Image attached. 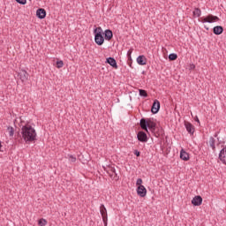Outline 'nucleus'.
<instances>
[{"label": "nucleus", "instance_id": "nucleus-1", "mask_svg": "<svg viewBox=\"0 0 226 226\" xmlns=\"http://www.w3.org/2000/svg\"><path fill=\"white\" fill-rule=\"evenodd\" d=\"M21 135L23 140L26 144H31V142H34L36 140V130L29 124L21 128Z\"/></svg>", "mask_w": 226, "mask_h": 226}, {"label": "nucleus", "instance_id": "nucleus-2", "mask_svg": "<svg viewBox=\"0 0 226 226\" xmlns=\"http://www.w3.org/2000/svg\"><path fill=\"white\" fill-rule=\"evenodd\" d=\"M139 125L142 128V130H145V132H148L147 128L148 130H150V132H154L156 128V124L150 118H141Z\"/></svg>", "mask_w": 226, "mask_h": 226}, {"label": "nucleus", "instance_id": "nucleus-3", "mask_svg": "<svg viewBox=\"0 0 226 226\" xmlns=\"http://www.w3.org/2000/svg\"><path fill=\"white\" fill-rule=\"evenodd\" d=\"M94 41L97 45L102 46L105 42V38H103V29L101 26L96 27L94 30Z\"/></svg>", "mask_w": 226, "mask_h": 226}, {"label": "nucleus", "instance_id": "nucleus-4", "mask_svg": "<svg viewBox=\"0 0 226 226\" xmlns=\"http://www.w3.org/2000/svg\"><path fill=\"white\" fill-rule=\"evenodd\" d=\"M220 20V18L218 16H214L212 14H209L207 17L200 18V21L202 22V24H206L207 22L208 24H213L214 22H218Z\"/></svg>", "mask_w": 226, "mask_h": 226}, {"label": "nucleus", "instance_id": "nucleus-5", "mask_svg": "<svg viewBox=\"0 0 226 226\" xmlns=\"http://www.w3.org/2000/svg\"><path fill=\"white\" fill-rule=\"evenodd\" d=\"M104 170L107 171V173L110 176V177H113V179H116L117 177V174L116 173V168L112 166L103 167Z\"/></svg>", "mask_w": 226, "mask_h": 226}, {"label": "nucleus", "instance_id": "nucleus-6", "mask_svg": "<svg viewBox=\"0 0 226 226\" xmlns=\"http://www.w3.org/2000/svg\"><path fill=\"white\" fill-rule=\"evenodd\" d=\"M137 193L139 197H146V195H147V190L144 185H139L137 188Z\"/></svg>", "mask_w": 226, "mask_h": 226}, {"label": "nucleus", "instance_id": "nucleus-7", "mask_svg": "<svg viewBox=\"0 0 226 226\" xmlns=\"http://www.w3.org/2000/svg\"><path fill=\"white\" fill-rule=\"evenodd\" d=\"M185 126L188 133H190L191 135H193V133H195V126H193V124H192V123L185 122Z\"/></svg>", "mask_w": 226, "mask_h": 226}, {"label": "nucleus", "instance_id": "nucleus-8", "mask_svg": "<svg viewBox=\"0 0 226 226\" xmlns=\"http://www.w3.org/2000/svg\"><path fill=\"white\" fill-rule=\"evenodd\" d=\"M159 110H160V101L154 100L151 111L153 114H158Z\"/></svg>", "mask_w": 226, "mask_h": 226}, {"label": "nucleus", "instance_id": "nucleus-9", "mask_svg": "<svg viewBox=\"0 0 226 226\" xmlns=\"http://www.w3.org/2000/svg\"><path fill=\"white\" fill-rule=\"evenodd\" d=\"M136 61L140 66H146V64H147V58H146L144 55L138 56Z\"/></svg>", "mask_w": 226, "mask_h": 226}, {"label": "nucleus", "instance_id": "nucleus-10", "mask_svg": "<svg viewBox=\"0 0 226 226\" xmlns=\"http://www.w3.org/2000/svg\"><path fill=\"white\" fill-rule=\"evenodd\" d=\"M137 138L139 142H147V134L144 132H138Z\"/></svg>", "mask_w": 226, "mask_h": 226}, {"label": "nucleus", "instance_id": "nucleus-11", "mask_svg": "<svg viewBox=\"0 0 226 226\" xmlns=\"http://www.w3.org/2000/svg\"><path fill=\"white\" fill-rule=\"evenodd\" d=\"M19 79H20V80H22V82L27 81V79H29V73H27V72H26L24 70L20 71Z\"/></svg>", "mask_w": 226, "mask_h": 226}, {"label": "nucleus", "instance_id": "nucleus-12", "mask_svg": "<svg viewBox=\"0 0 226 226\" xmlns=\"http://www.w3.org/2000/svg\"><path fill=\"white\" fill-rule=\"evenodd\" d=\"M219 159L224 165H226V147L222 148L219 154Z\"/></svg>", "mask_w": 226, "mask_h": 226}, {"label": "nucleus", "instance_id": "nucleus-13", "mask_svg": "<svg viewBox=\"0 0 226 226\" xmlns=\"http://www.w3.org/2000/svg\"><path fill=\"white\" fill-rule=\"evenodd\" d=\"M100 213L102 216L103 222H107V208L104 205H101L100 207Z\"/></svg>", "mask_w": 226, "mask_h": 226}, {"label": "nucleus", "instance_id": "nucleus-14", "mask_svg": "<svg viewBox=\"0 0 226 226\" xmlns=\"http://www.w3.org/2000/svg\"><path fill=\"white\" fill-rule=\"evenodd\" d=\"M106 63H108V64L111 65L112 68H115V70H117V63L116 62V59H114V57L107 58Z\"/></svg>", "mask_w": 226, "mask_h": 226}, {"label": "nucleus", "instance_id": "nucleus-15", "mask_svg": "<svg viewBox=\"0 0 226 226\" xmlns=\"http://www.w3.org/2000/svg\"><path fill=\"white\" fill-rule=\"evenodd\" d=\"M180 158L181 160H184V162H188V160H190V154L185 151V149H182L180 151Z\"/></svg>", "mask_w": 226, "mask_h": 226}, {"label": "nucleus", "instance_id": "nucleus-16", "mask_svg": "<svg viewBox=\"0 0 226 226\" xmlns=\"http://www.w3.org/2000/svg\"><path fill=\"white\" fill-rule=\"evenodd\" d=\"M36 16L38 19H45V17H47V11L45 9H38L36 11Z\"/></svg>", "mask_w": 226, "mask_h": 226}, {"label": "nucleus", "instance_id": "nucleus-17", "mask_svg": "<svg viewBox=\"0 0 226 226\" xmlns=\"http://www.w3.org/2000/svg\"><path fill=\"white\" fill-rule=\"evenodd\" d=\"M192 204L193 206H200V204H202V197L195 196L192 200Z\"/></svg>", "mask_w": 226, "mask_h": 226}, {"label": "nucleus", "instance_id": "nucleus-18", "mask_svg": "<svg viewBox=\"0 0 226 226\" xmlns=\"http://www.w3.org/2000/svg\"><path fill=\"white\" fill-rule=\"evenodd\" d=\"M104 34L105 40H108V41H110V40H112V37L114 36L110 30H105Z\"/></svg>", "mask_w": 226, "mask_h": 226}, {"label": "nucleus", "instance_id": "nucleus-19", "mask_svg": "<svg viewBox=\"0 0 226 226\" xmlns=\"http://www.w3.org/2000/svg\"><path fill=\"white\" fill-rule=\"evenodd\" d=\"M223 33V27L217 26L214 27V34H222Z\"/></svg>", "mask_w": 226, "mask_h": 226}, {"label": "nucleus", "instance_id": "nucleus-20", "mask_svg": "<svg viewBox=\"0 0 226 226\" xmlns=\"http://www.w3.org/2000/svg\"><path fill=\"white\" fill-rule=\"evenodd\" d=\"M47 223H48V222L44 218H41L38 221V225H40V226H45V225H47Z\"/></svg>", "mask_w": 226, "mask_h": 226}, {"label": "nucleus", "instance_id": "nucleus-21", "mask_svg": "<svg viewBox=\"0 0 226 226\" xmlns=\"http://www.w3.org/2000/svg\"><path fill=\"white\" fill-rule=\"evenodd\" d=\"M200 14H201V11H200V9H195L194 11H193V15H194V17H200Z\"/></svg>", "mask_w": 226, "mask_h": 226}, {"label": "nucleus", "instance_id": "nucleus-22", "mask_svg": "<svg viewBox=\"0 0 226 226\" xmlns=\"http://www.w3.org/2000/svg\"><path fill=\"white\" fill-rule=\"evenodd\" d=\"M169 59H170V61H176V59H177V54H170L169 56Z\"/></svg>", "mask_w": 226, "mask_h": 226}, {"label": "nucleus", "instance_id": "nucleus-23", "mask_svg": "<svg viewBox=\"0 0 226 226\" xmlns=\"http://www.w3.org/2000/svg\"><path fill=\"white\" fill-rule=\"evenodd\" d=\"M139 95L144 96V98H147V92L146 90L139 89Z\"/></svg>", "mask_w": 226, "mask_h": 226}, {"label": "nucleus", "instance_id": "nucleus-24", "mask_svg": "<svg viewBox=\"0 0 226 226\" xmlns=\"http://www.w3.org/2000/svg\"><path fill=\"white\" fill-rule=\"evenodd\" d=\"M63 66H64V63L62 60H58L56 62V68H63Z\"/></svg>", "mask_w": 226, "mask_h": 226}, {"label": "nucleus", "instance_id": "nucleus-25", "mask_svg": "<svg viewBox=\"0 0 226 226\" xmlns=\"http://www.w3.org/2000/svg\"><path fill=\"white\" fill-rule=\"evenodd\" d=\"M7 132H8L10 137H13V133H14L13 127H8Z\"/></svg>", "mask_w": 226, "mask_h": 226}, {"label": "nucleus", "instance_id": "nucleus-26", "mask_svg": "<svg viewBox=\"0 0 226 226\" xmlns=\"http://www.w3.org/2000/svg\"><path fill=\"white\" fill-rule=\"evenodd\" d=\"M69 162H71V163H75V162H77V157L69 155Z\"/></svg>", "mask_w": 226, "mask_h": 226}, {"label": "nucleus", "instance_id": "nucleus-27", "mask_svg": "<svg viewBox=\"0 0 226 226\" xmlns=\"http://www.w3.org/2000/svg\"><path fill=\"white\" fill-rule=\"evenodd\" d=\"M132 52H133V49H129L128 52H127V56H128V58L130 59V61H132Z\"/></svg>", "mask_w": 226, "mask_h": 226}, {"label": "nucleus", "instance_id": "nucleus-28", "mask_svg": "<svg viewBox=\"0 0 226 226\" xmlns=\"http://www.w3.org/2000/svg\"><path fill=\"white\" fill-rule=\"evenodd\" d=\"M209 142L212 149H215V139L211 138Z\"/></svg>", "mask_w": 226, "mask_h": 226}, {"label": "nucleus", "instance_id": "nucleus-29", "mask_svg": "<svg viewBox=\"0 0 226 226\" xmlns=\"http://www.w3.org/2000/svg\"><path fill=\"white\" fill-rule=\"evenodd\" d=\"M142 183H143V181H142V179L141 178H139L138 180H137V182H136V185L139 187V186H143L142 185Z\"/></svg>", "mask_w": 226, "mask_h": 226}, {"label": "nucleus", "instance_id": "nucleus-30", "mask_svg": "<svg viewBox=\"0 0 226 226\" xmlns=\"http://www.w3.org/2000/svg\"><path fill=\"white\" fill-rule=\"evenodd\" d=\"M17 3H19V4H26L27 3V0H16Z\"/></svg>", "mask_w": 226, "mask_h": 226}, {"label": "nucleus", "instance_id": "nucleus-31", "mask_svg": "<svg viewBox=\"0 0 226 226\" xmlns=\"http://www.w3.org/2000/svg\"><path fill=\"white\" fill-rule=\"evenodd\" d=\"M194 121H196V123H199V124H200V120H199V117H194Z\"/></svg>", "mask_w": 226, "mask_h": 226}, {"label": "nucleus", "instance_id": "nucleus-32", "mask_svg": "<svg viewBox=\"0 0 226 226\" xmlns=\"http://www.w3.org/2000/svg\"><path fill=\"white\" fill-rule=\"evenodd\" d=\"M189 70H195V64H190Z\"/></svg>", "mask_w": 226, "mask_h": 226}, {"label": "nucleus", "instance_id": "nucleus-33", "mask_svg": "<svg viewBox=\"0 0 226 226\" xmlns=\"http://www.w3.org/2000/svg\"><path fill=\"white\" fill-rule=\"evenodd\" d=\"M134 154L137 156H140V152H139V150H135Z\"/></svg>", "mask_w": 226, "mask_h": 226}, {"label": "nucleus", "instance_id": "nucleus-34", "mask_svg": "<svg viewBox=\"0 0 226 226\" xmlns=\"http://www.w3.org/2000/svg\"><path fill=\"white\" fill-rule=\"evenodd\" d=\"M1 147H3V145L1 144V141H0V149H1Z\"/></svg>", "mask_w": 226, "mask_h": 226}]
</instances>
